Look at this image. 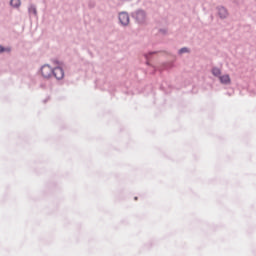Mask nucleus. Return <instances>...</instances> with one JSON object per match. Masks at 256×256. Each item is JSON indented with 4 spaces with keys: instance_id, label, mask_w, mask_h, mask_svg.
<instances>
[{
    "instance_id": "1",
    "label": "nucleus",
    "mask_w": 256,
    "mask_h": 256,
    "mask_svg": "<svg viewBox=\"0 0 256 256\" xmlns=\"http://www.w3.org/2000/svg\"><path fill=\"white\" fill-rule=\"evenodd\" d=\"M131 17L138 25H145L147 23V12L143 9L132 12Z\"/></svg>"
},
{
    "instance_id": "16",
    "label": "nucleus",
    "mask_w": 256,
    "mask_h": 256,
    "mask_svg": "<svg viewBox=\"0 0 256 256\" xmlns=\"http://www.w3.org/2000/svg\"><path fill=\"white\" fill-rule=\"evenodd\" d=\"M41 87H45V86L41 85Z\"/></svg>"
},
{
    "instance_id": "5",
    "label": "nucleus",
    "mask_w": 256,
    "mask_h": 256,
    "mask_svg": "<svg viewBox=\"0 0 256 256\" xmlns=\"http://www.w3.org/2000/svg\"><path fill=\"white\" fill-rule=\"evenodd\" d=\"M218 15L220 19H227L229 12H227V8L223 6H218L217 7Z\"/></svg>"
},
{
    "instance_id": "15",
    "label": "nucleus",
    "mask_w": 256,
    "mask_h": 256,
    "mask_svg": "<svg viewBox=\"0 0 256 256\" xmlns=\"http://www.w3.org/2000/svg\"><path fill=\"white\" fill-rule=\"evenodd\" d=\"M134 199H135V201H137V199H138V198H137V197H135Z\"/></svg>"
},
{
    "instance_id": "11",
    "label": "nucleus",
    "mask_w": 256,
    "mask_h": 256,
    "mask_svg": "<svg viewBox=\"0 0 256 256\" xmlns=\"http://www.w3.org/2000/svg\"><path fill=\"white\" fill-rule=\"evenodd\" d=\"M7 51L8 53H11V48H5L0 45V53H5Z\"/></svg>"
},
{
    "instance_id": "7",
    "label": "nucleus",
    "mask_w": 256,
    "mask_h": 256,
    "mask_svg": "<svg viewBox=\"0 0 256 256\" xmlns=\"http://www.w3.org/2000/svg\"><path fill=\"white\" fill-rule=\"evenodd\" d=\"M211 73L214 77H217L218 79L221 77V68L219 67H213L211 69Z\"/></svg>"
},
{
    "instance_id": "13",
    "label": "nucleus",
    "mask_w": 256,
    "mask_h": 256,
    "mask_svg": "<svg viewBox=\"0 0 256 256\" xmlns=\"http://www.w3.org/2000/svg\"><path fill=\"white\" fill-rule=\"evenodd\" d=\"M159 32H160V33H167V30H165V29H160Z\"/></svg>"
},
{
    "instance_id": "3",
    "label": "nucleus",
    "mask_w": 256,
    "mask_h": 256,
    "mask_svg": "<svg viewBox=\"0 0 256 256\" xmlns=\"http://www.w3.org/2000/svg\"><path fill=\"white\" fill-rule=\"evenodd\" d=\"M52 77L57 79V81H61L65 77V70L61 66L53 68Z\"/></svg>"
},
{
    "instance_id": "2",
    "label": "nucleus",
    "mask_w": 256,
    "mask_h": 256,
    "mask_svg": "<svg viewBox=\"0 0 256 256\" xmlns=\"http://www.w3.org/2000/svg\"><path fill=\"white\" fill-rule=\"evenodd\" d=\"M40 73L43 79H51L53 77V68L49 64H44L40 68Z\"/></svg>"
},
{
    "instance_id": "14",
    "label": "nucleus",
    "mask_w": 256,
    "mask_h": 256,
    "mask_svg": "<svg viewBox=\"0 0 256 256\" xmlns=\"http://www.w3.org/2000/svg\"><path fill=\"white\" fill-rule=\"evenodd\" d=\"M146 65H150V64H149V61H146Z\"/></svg>"
},
{
    "instance_id": "6",
    "label": "nucleus",
    "mask_w": 256,
    "mask_h": 256,
    "mask_svg": "<svg viewBox=\"0 0 256 256\" xmlns=\"http://www.w3.org/2000/svg\"><path fill=\"white\" fill-rule=\"evenodd\" d=\"M218 79L221 85H231V76L229 74L220 75Z\"/></svg>"
},
{
    "instance_id": "12",
    "label": "nucleus",
    "mask_w": 256,
    "mask_h": 256,
    "mask_svg": "<svg viewBox=\"0 0 256 256\" xmlns=\"http://www.w3.org/2000/svg\"><path fill=\"white\" fill-rule=\"evenodd\" d=\"M157 52H149L148 54H144L145 59H149L150 55H155Z\"/></svg>"
},
{
    "instance_id": "8",
    "label": "nucleus",
    "mask_w": 256,
    "mask_h": 256,
    "mask_svg": "<svg viewBox=\"0 0 256 256\" xmlns=\"http://www.w3.org/2000/svg\"><path fill=\"white\" fill-rule=\"evenodd\" d=\"M28 13L29 15H34V17H37V6H35L34 4L30 5L28 7Z\"/></svg>"
},
{
    "instance_id": "9",
    "label": "nucleus",
    "mask_w": 256,
    "mask_h": 256,
    "mask_svg": "<svg viewBox=\"0 0 256 256\" xmlns=\"http://www.w3.org/2000/svg\"><path fill=\"white\" fill-rule=\"evenodd\" d=\"M10 5L14 7V9H18V7H21V0H11Z\"/></svg>"
},
{
    "instance_id": "4",
    "label": "nucleus",
    "mask_w": 256,
    "mask_h": 256,
    "mask_svg": "<svg viewBox=\"0 0 256 256\" xmlns=\"http://www.w3.org/2000/svg\"><path fill=\"white\" fill-rule=\"evenodd\" d=\"M118 19H119V23L122 25V27H127V25H129V13L120 12Z\"/></svg>"
},
{
    "instance_id": "10",
    "label": "nucleus",
    "mask_w": 256,
    "mask_h": 256,
    "mask_svg": "<svg viewBox=\"0 0 256 256\" xmlns=\"http://www.w3.org/2000/svg\"><path fill=\"white\" fill-rule=\"evenodd\" d=\"M183 53H189V48L183 47L180 50H178V55H183Z\"/></svg>"
}]
</instances>
